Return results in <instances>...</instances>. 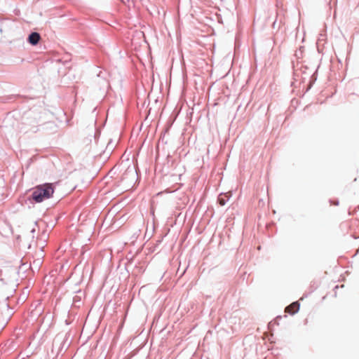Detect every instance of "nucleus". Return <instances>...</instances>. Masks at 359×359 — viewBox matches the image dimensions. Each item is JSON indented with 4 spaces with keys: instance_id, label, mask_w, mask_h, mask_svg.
Listing matches in <instances>:
<instances>
[{
    "instance_id": "1",
    "label": "nucleus",
    "mask_w": 359,
    "mask_h": 359,
    "mask_svg": "<svg viewBox=\"0 0 359 359\" xmlns=\"http://www.w3.org/2000/svg\"><path fill=\"white\" fill-rule=\"evenodd\" d=\"M54 193V187L51 183L39 185L34 188L32 192V198L37 203L50 198Z\"/></svg>"
},
{
    "instance_id": "2",
    "label": "nucleus",
    "mask_w": 359,
    "mask_h": 359,
    "mask_svg": "<svg viewBox=\"0 0 359 359\" xmlns=\"http://www.w3.org/2000/svg\"><path fill=\"white\" fill-rule=\"evenodd\" d=\"M299 306H300V305H299V302H294L292 303L291 304H290L289 306H287L285 308V311L291 315H293V314L296 313L299 310Z\"/></svg>"
},
{
    "instance_id": "3",
    "label": "nucleus",
    "mask_w": 359,
    "mask_h": 359,
    "mask_svg": "<svg viewBox=\"0 0 359 359\" xmlns=\"http://www.w3.org/2000/svg\"><path fill=\"white\" fill-rule=\"evenodd\" d=\"M41 39L40 34L37 32H32L28 37V41L32 45H36Z\"/></svg>"
},
{
    "instance_id": "4",
    "label": "nucleus",
    "mask_w": 359,
    "mask_h": 359,
    "mask_svg": "<svg viewBox=\"0 0 359 359\" xmlns=\"http://www.w3.org/2000/svg\"><path fill=\"white\" fill-rule=\"evenodd\" d=\"M226 194L222 195L221 194L219 198V203L221 205H224L226 204V199L224 197L229 198V196Z\"/></svg>"
}]
</instances>
